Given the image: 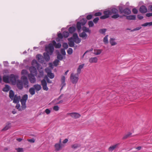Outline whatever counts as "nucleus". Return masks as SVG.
<instances>
[{"label": "nucleus", "mask_w": 152, "mask_h": 152, "mask_svg": "<svg viewBox=\"0 0 152 152\" xmlns=\"http://www.w3.org/2000/svg\"><path fill=\"white\" fill-rule=\"evenodd\" d=\"M132 133L129 132L127 134L124 136L122 138V139L124 140L127 139V138L130 137Z\"/></svg>", "instance_id": "37"}, {"label": "nucleus", "mask_w": 152, "mask_h": 152, "mask_svg": "<svg viewBox=\"0 0 152 152\" xmlns=\"http://www.w3.org/2000/svg\"><path fill=\"white\" fill-rule=\"evenodd\" d=\"M69 42L68 44L69 47H73L74 46V42L72 39H70V38L68 39Z\"/></svg>", "instance_id": "30"}, {"label": "nucleus", "mask_w": 152, "mask_h": 152, "mask_svg": "<svg viewBox=\"0 0 152 152\" xmlns=\"http://www.w3.org/2000/svg\"><path fill=\"white\" fill-rule=\"evenodd\" d=\"M45 50L47 52L49 55H52L54 50V48L53 44L52 43L49 44L48 46L46 47Z\"/></svg>", "instance_id": "4"}, {"label": "nucleus", "mask_w": 152, "mask_h": 152, "mask_svg": "<svg viewBox=\"0 0 152 152\" xmlns=\"http://www.w3.org/2000/svg\"><path fill=\"white\" fill-rule=\"evenodd\" d=\"M84 64H83L80 65L78 67L77 69V74H80L81 73V69L83 68L84 66Z\"/></svg>", "instance_id": "17"}, {"label": "nucleus", "mask_w": 152, "mask_h": 152, "mask_svg": "<svg viewBox=\"0 0 152 152\" xmlns=\"http://www.w3.org/2000/svg\"><path fill=\"white\" fill-rule=\"evenodd\" d=\"M59 62V60L58 59L55 60L53 62L54 66H56L58 65V64Z\"/></svg>", "instance_id": "51"}, {"label": "nucleus", "mask_w": 152, "mask_h": 152, "mask_svg": "<svg viewBox=\"0 0 152 152\" xmlns=\"http://www.w3.org/2000/svg\"><path fill=\"white\" fill-rule=\"evenodd\" d=\"M76 30V28L74 26H72L69 27V31L70 34L73 33Z\"/></svg>", "instance_id": "28"}, {"label": "nucleus", "mask_w": 152, "mask_h": 152, "mask_svg": "<svg viewBox=\"0 0 152 152\" xmlns=\"http://www.w3.org/2000/svg\"><path fill=\"white\" fill-rule=\"evenodd\" d=\"M20 99V96H17L16 95L13 98V102L15 103H17L19 102Z\"/></svg>", "instance_id": "27"}, {"label": "nucleus", "mask_w": 152, "mask_h": 152, "mask_svg": "<svg viewBox=\"0 0 152 152\" xmlns=\"http://www.w3.org/2000/svg\"><path fill=\"white\" fill-rule=\"evenodd\" d=\"M108 35H106L103 39V42L105 44H107L108 43Z\"/></svg>", "instance_id": "39"}, {"label": "nucleus", "mask_w": 152, "mask_h": 152, "mask_svg": "<svg viewBox=\"0 0 152 152\" xmlns=\"http://www.w3.org/2000/svg\"><path fill=\"white\" fill-rule=\"evenodd\" d=\"M9 97L12 99L13 100L14 97V94L13 91L11 90L9 92Z\"/></svg>", "instance_id": "29"}, {"label": "nucleus", "mask_w": 152, "mask_h": 152, "mask_svg": "<svg viewBox=\"0 0 152 152\" xmlns=\"http://www.w3.org/2000/svg\"><path fill=\"white\" fill-rule=\"evenodd\" d=\"M102 51L101 49H94V53L96 55H99L101 53Z\"/></svg>", "instance_id": "20"}, {"label": "nucleus", "mask_w": 152, "mask_h": 152, "mask_svg": "<svg viewBox=\"0 0 152 152\" xmlns=\"http://www.w3.org/2000/svg\"><path fill=\"white\" fill-rule=\"evenodd\" d=\"M63 35L64 37L67 38L69 35V33L68 31H64L63 33Z\"/></svg>", "instance_id": "42"}, {"label": "nucleus", "mask_w": 152, "mask_h": 152, "mask_svg": "<svg viewBox=\"0 0 152 152\" xmlns=\"http://www.w3.org/2000/svg\"><path fill=\"white\" fill-rule=\"evenodd\" d=\"M10 77L7 75H4L3 77V81L5 83H9Z\"/></svg>", "instance_id": "22"}, {"label": "nucleus", "mask_w": 152, "mask_h": 152, "mask_svg": "<svg viewBox=\"0 0 152 152\" xmlns=\"http://www.w3.org/2000/svg\"><path fill=\"white\" fill-rule=\"evenodd\" d=\"M87 20L85 18H83L80 22H77L76 24L78 32H80L81 28V26H83L86 23Z\"/></svg>", "instance_id": "2"}, {"label": "nucleus", "mask_w": 152, "mask_h": 152, "mask_svg": "<svg viewBox=\"0 0 152 152\" xmlns=\"http://www.w3.org/2000/svg\"><path fill=\"white\" fill-rule=\"evenodd\" d=\"M106 29L105 28L100 29L99 30V32L101 34H103L104 35L105 34V33L106 31Z\"/></svg>", "instance_id": "44"}, {"label": "nucleus", "mask_w": 152, "mask_h": 152, "mask_svg": "<svg viewBox=\"0 0 152 152\" xmlns=\"http://www.w3.org/2000/svg\"><path fill=\"white\" fill-rule=\"evenodd\" d=\"M45 111L47 114H49L50 113V110L49 109H46Z\"/></svg>", "instance_id": "63"}, {"label": "nucleus", "mask_w": 152, "mask_h": 152, "mask_svg": "<svg viewBox=\"0 0 152 152\" xmlns=\"http://www.w3.org/2000/svg\"><path fill=\"white\" fill-rule=\"evenodd\" d=\"M139 10L140 12L141 13H144L147 12V9L145 6L142 5L140 7Z\"/></svg>", "instance_id": "13"}, {"label": "nucleus", "mask_w": 152, "mask_h": 152, "mask_svg": "<svg viewBox=\"0 0 152 152\" xmlns=\"http://www.w3.org/2000/svg\"><path fill=\"white\" fill-rule=\"evenodd\" d=\"M82 29L84 32H88L89 33H91V30L88 28H87L86 27L83 26Z\"/></svg>", "instance_id": "35"}, {"label": "nucleus", "mask_w": 152, "mask_h": 152, "mask_svg": "<svg viewBox=\"0 0 152 152\" xmlns=\"http://www.w3.org/2000/svg\"><path fill=\"white\" fill-rule=\"evenodd\" d=\"M104 15L100 17V18L102 19H104L108 18L110 15H111L110 12L109 10L105 11L103 12Z\"/></svg>", "instance_id": "7"}, {"label": "nucleus", "mask_w": 152, "mask_h": 152, "mask_svg": "<svg viewBox=\"0 0 152 152\" xmlns=\"http://www.w3.org/2000/svg\"><path fill=\"white\" fill-rule=\"evenodd\" d=\"M22 80L23 85L26 88H28L29 87V83L27 77L25 76H23L21 77Z\"/></svg>", "instance_id": "5"}, {"label": "nucleus", "mask_w": 152, "mask_h": 152, "mask_svg": "<svg viewBox=\"0 0 152 152\" xmlns=\"http://www.w3.org/2000/svg\"><path fill=\"white\" fill-rule=\"evenodd\" d=\"M111 17L113 18L114 19H116L119 17H120L121 18H122V16H120L118 14V13L116 14L113 15H112L111 16Z\"/></svg>", "instance_id": "41"}, {"label": "nucleus", "mask_w": 152, "mask_h": 152, "mask_svg": "<svg viewBox=\"0 0 152 152\" xmlns=\"http://www.w3.org/2000/svg\"><path fill=\"white\" fill-rule=\"evenodd\" d=\"M10 128V126H9V125H7L4 128H3L2 129V131H4L7 130L8 129Z\"/></svg>", "instance_id": "53"}, {"label": "nucleus", "mask_w": 152, "mask_h": 152, "mask_svg": "<svg viewBox=\"0 0 152 152\" xmlns=\"http://www.w3.org/2000/svg\"><path fill=\"white\" fill-rule=\"evenodd\" d=\"M16 83L18 89L20 90L22 89L23 88V85L22 81L20 80H17Z\"/></svg>", "instance_id": "10"}, {"label": "nucleus", "mask_w": 152, "mask_h": 152, "mask_svg": "<svg viewBox=\"0 0 152 152\" xmlns=\"http://www.w3.org/2000/svg\"><path fill=\"white\" fill-rule=\"evenodd\" d=\"M45 71L46 72H47V74H48L50 72H51V70L49 68H47L45 69Z\"/></svg>", "instance_id": "61"}, {"label": "nucleus", "mask_w": 152, "mask_h": 152, "mask_svg": "<svg viewBox=\"0 0 152 152\" xmlns=\"http://www.w3.org/2000/svg\"><path fill=\"white\" fill-rule=\"evenodd\" d=\"M73 52L72 49L71 48H69L67 50V53L69 55H71Z\"/></svg>", "instance_id": "50"}, {"label": "nucleus", "mask_w": 152, "mask_h": 152, "mask_svg": "<svg viewBox=\"0 0 152 152\" xmlns=\"http://www.w3.org/2000/svg\"><path fill=\"white\" fill-rule=\"evenodd\" d=\"M152 25V22H148L143 24L141 25L142 26H150Z\"/></svg>", "instance_id": "38"}, {"label": "nucleus", "mask_w": 152, "mask_h": 152, "mask_svg": "<svg viewBox=\"0 0 152 152\" xmlns=\"http://www.w3.org/2000/svg\"><path fill=\"white\" fill-rule=\"evenodd\" d=\"M18 78V75H15L13 74H11L10 76V80L12 84H15L17 82V80Z\"/></svg>", "instance_id": "6"}, {"label": "nucleus", "mask_w": 152, "mask_h": 152, "mask_svg": "<svg viewBox=\"0 0 152 152\" xmlns=\"http://www.w3.org/2000/svg\"><path fill=\"white\" fill-rule=\"evenodd\" d=\"M72 40L74 41V42L77 44L81 42V39L79 38H74L72 39Z\"/></svg>", "instance_id": "43"}, {"label": "nucleus", "mask_w": 152, "mask_h": 152, "mask_svg": "<svg viewBox=\"0 0 152 152\" xmlns=\"http://www.w3.org/2000/svg\"><path fill=\"white\" fill-rule=\"evenodd\" d=\"M71 147L72 148L75 149L77 148L78 147V145L77 144H75L72 145Z\"/></svg>", "instance_id": "64"}, {"label": "nucleus", "mask_w": 152, "mask_h": 152, "mask_svg": "<svg viewBox=\"0 0 152 152\" xmlns=\"http://www.w3.org/2000/svg\"><path fill=\"white\" fill-rule=\"evenodd\" d=\"M118 145V144H116L112 146H110L108 148L109 151H112L115 148L117 147Z\"/></svg>", "instance_id": "26"}, {"label": "nucleus", "mask_w": 152, "mask_h": 152, "mask_svg": "<svg viewBox=\"0 0 152 152\" xmlns=\"http://www.w3.org/2000/svg\"><path fill=\"white\" fill-rule=\"evenodd\" d=\"M37 58L38 59L39 62L42 63L43 61L40 60V59L42 58V56L39 54H38L36 56Z\"/></svg>", "instance_id": "40"}, {"label": "nucleus", "mask_w": 152, "mask_h": 152, "mask_svg": "<svg viewBox=\"0 0 152 152\" xmlns=\"http://www.w3.org/2000/svg\"><path fill=\"white\" fill-rule=\"evenodd\" d=\"M63 47L65 49H66L68 48V45L67 43H64L63 44Z\"/></svg>", "instance_id": "54"}, {"label": "nucleus", "mask_w": 152, "mask_h": 152, "mask_svg": "<svg viewBox=\"0 0 152 152\" xmlns=\"http://www.w3.org/2000/svg\"><path fill=\"white\" fill-rule=\"evenodd\" d=\"M21 73L22 75H28L27 71L25 69L21 71Z\"/></svg>", "instance_id": "48"}, {"label": "nucleus", "mask_w": 152, "mask_h": 152, "mask_svg": "<svg viewBox=\"0 0 152 152\" xmlns=\"http://www.w3.org/2000/svg\"><path fill=\"white\" fill-rule=\"evenodd\" d=\"M102 15V13L101 12H99L95 13L94 14V15L95 16H99Z\"/></svg>", "instance_id": "60"}, {"label": "nucleus", "mask_w": 152, "mask_h": 152, "mask_svg": "<svg viewBox=\"0 0 152 152\" xmlns=\"http://www.w3.org/2000/svg\"><path fill=\"white\" fill-rule=\"evenodd\" d=\"M17 152H23L24 150L23 148H15Z\"/></svg>", "instance_id": "47"}, {"label": "nucleus", "mask_w": 152, "mask_h": 152, "mask_svg": "<svg viewBox=\"0 0 152 152\" xmlns=\"http://www.w3.org/2000/svg\"><path fill=\"white\" fill-rule=\"evenodd\" d=\"M45 79L47 80V81L48 83H52L51 81L50 80L47 76H46L45 77Z\"/></svg>", "instance_id": "59"}, {"label": "nucleus", "mask_w": 152, "mask_h": 152, "mask_svg": "<svg viewBox=\"0 0 152 152\" xmlns=\"http://www.w3.org/2000/svg\"><path fill=\"white\" fill-rule=\"evenodd\" d=\"M68 115H70L71 117L75 119L81 116V115L79 113H68Z\"/></svg>", "instance_id": "9"}, {"label": "nucleus", "mask_w": 152, "mask_h": 152, "mask_svg": "<svg viewBox=\"0 0 152 152\" xmlns=\"http://www.w3.org/2000/svg\"><path fill=\"white\" fill-rule=\"evenodd\" d=\"M99 20V18L98 17H96L94 18L93 20V22L95 24Z\"/></svg>", "instance_id": "57"}, {"label": "nucleus", "mask_w": 152, "mask_h": 152, "mask_svg": "<svg viewBox=\"0 0 152 152\" xmlns=\"http://www.w3.org/2000/svg\"><path fill=\"white\" fill-rule=\"evenodd\" d=\"M52 43L53 46H54L56 48H59L61 47V45L60 43L57 44L55 40H53Z\"/></svg>", "instance_id": "16"}, {"label": "nucleus", "mask_w": 152, "mask_h": 152, "mask_svg": "<svg viewBox=\"0 0 152 152\" xmlns=\"http://www.w3.org/2000/svg\"><path fill=\"white\" fill-rule=\"evenodd\" d=\"M70 78L72 83L76 84L78 80V74L72 73L70 75Z\"/></svg>", "instance_id": "3"}, {"label": "nucleus", "mask_w": 152, "mask_h": 152, "mask_svg": "<svg viewBox=\"0 0 152 152\" xmlns=\"http://www.w3.org/2000/svg\"><path fill=\"white\" fill-rule=\"evenodd\" d=\"M28 96L27 94H25L23 96L20 101L22 105L21 107H20V104H16L15 107L18 109L19 111H21L25 109L26 107V102L28 99Z\"/></svg>", "instance_id": "1"}, {"label": "nucleus", "mask_w": 152, "mask_h": 152, "mask_svg": "<svg viewBox=\"0 0 152 152\" xmlns=\"http://www.w3.org/2000/svg\"><path fill=\"white\" fill-rule=\"evenodd\" d=\"M33 86V88H34V89L37 91L40 90L42 88L41 85L38 84L34 85Z\"/></svg>", "instance_id": "19"}, {"label": "nucleus", "mask_w": 152, "mask_h": 152, "mask_svg": "<svg viewBox=\"0 0 152 152\" xmlns=\"http://www.w3.org/2000/svg\"><path fill=\"white\" fill-rule=\"evenodd\" d=\"M126 19L129 20H135L136 16L135 15H130L126 16Z\"/></svg>", "instance_id": "25"}, {"label": "nucleus", "mask_w": 152, "mask_h": 152, "mask_svg": "<svg viewBox=\"0 0 152 152\" xmlns=\"http://www.w3.org/2000/svg\"><path fill=\"white\" fill-rule=\"evenodd\" d=\"M79 38L77 33H75L73 34V37L70 38V39H73L74 38Z\"/></svg>", "instance_id": "49"}, {"label": "nucleus", "mask_w": 152, "mask_h": 152, "mask_svg": "<svg viewBox=\"0 0 152 152\" xmlns=\"http://www.w3.org/2000/svg\"><path fill=\"white\" fill-rule=\"evenodd\" d=\"M132 11L133 13L134 14H136L138 12V11L136 8L133 9Z\"/></svg>", "instance_id": "62"}, {"label": "nucleus", "mask_w": 152, "mask_h": 152, "mask_svg": "<svg viewBox=\"0 0 152 152\" xmlns=\"http://www.w3.org/2000/svg\"><path fill=\"white\" fill-rule=\"evenodd\" d=\"M61 53L64 56L66 55V53L65 50L64 49H61Z\"/></svg>", "instance_id": "55"}, {"label": "nucleus", "mask_w": 152, "mask_h": 152, "mask_svg": "<svg viewBox=\"0 0 152 152\" xmlns=\"http://www.w3.org/2000/svg\"><path fill=\"white\" fill-rule=\"evenodd\" d=\"M49 55V54L48 53H45L43 54L44 58L46 61H48L50 60V57Z\"/></svg>", "instance_id": "24"}, {"label": "nucleus", "mask_w": 152, "mask_h": 152, "mask_svg": "<svg viewBox=\"0 0 152 152\" xmlns=\"http://www.w3.org/2000/svg\"><path fill=\"white\" fill-rule=\"evenodd\" d=\"M109 10L110 12V14L111 15L113 14H116L118 13V10L116 8H113Z\"/></svg>", "instance_id": "18"}, {"label": "nucleus", "mask_w": 152, "mask_h": 152, "mask_svg": "<svg viewBox=\"0 0 152 152\" xmlns=\"http://www.w3.org/2000/svg\"><path fill=\"white\" fill-rule=\"evenodd\" d=\"M48 76L50 79H53L54 77V74L51 72H50L47 74Z\"/></svg>", "instance_id": "46"}, {"label": "nucleus", "mask_w": 152, "mask_h": 152, "mask_svg": "<svg viewBox=\"0 0 152 152\" xmlns=\"http://www.w3.org/2000/svg\"><path fill=\"white\" fill-rule=\"evenodd\" d=\"M33 66L35 67L38 68L39 66V64L37 62L36 60H33L31 63Z\"/></svg>", "instance_id": "21"}, {"label": "nucleus", "mask_w": 152, "mask_h": 152, "mask_svg": "<svg viewBox=\"0 0 152 152\" xmlns=\"http://www.w3.org/2000/svg\"><path fill=\"white\" fill-rule=\"evenodd\" d=\"M35 67L31 66L29 68V69L31 72L30 74H32L36 75L37 73V70Z\"/></svg>", "instance_id": "12"}, {"label": "nucleus", "mask_w": 152, "mask_h": 152, "mask_svg": "<svg viewBox=\"0 0 152 152\" xmlns=\"http://www.w3.org/2000/svg\"><path fill=\"white\" fill-rule=\"evenodd\" d=\"M93 15H88L86 16V19L88 20L91 19L93 17Z\"/></svg>", "instance_id": "56"}, {"label": "nucleus", "mask_w": 152, "mask_h": 152, "mask_svg": "<svg viewBox=\"0 0 152 152\" xmlns=\"http://www.w3.org/2000/svg\"><path fill=\"white\" fill-rule=\"evenodd\" d=\"M79 36L80 37L84 38H86L87 37V35L85 33V32H83L82 33L80 34L79 35Z\"/></svg>", "instance_id": "31"}, {"label": "nucleus", "mask_w": 152, "mask_h": 152, "mask_svg": "<svg viewBox=\"0 0 152 152\" xmlns=\"http://www.w3.org/2000/svg\"><path fill=\"white\" fill-rule=\"evenodd\" d=\"M34 75L28 74V77L31 83H34L36 81V79Z\"/></svg>", "instance_id": "8"}, {"label": "nucleus", "mask_w": 152, "mask_h": 152, "mask_svg": "<svg viewBox=\"0 0 152 152\" xmlns=\"http://www.w3.org/2000/svg\"><path fill=\"white\" fill-rule=\"evenodd\" d=\"M57 58L59 60L61 61L63 59V56L59 53H58L57 55Z\"/></svg>", "instance_id": "45"}, {"label": "nucleus", "mask_w": 152, "mask_h": 152, "mask_svg": "<svg viewBox=\"0 0 152 152\" xmlns=\"http://www.w3.org/2000/svg\"><path fill=\"white\" fill-rule=\"evenodd\" d=\"M124 13L126 15L130 14L131 13L130 10L128 8H126L123 10Z\"/></svg>", "instance_id": "32"}, {"label": "nucleus", "mask_w": 152, "mask_h": 152, "mask_svg": "<svg viewBox=\"0 0 152 152\" xmlns=\"http://www.w3.org/2000/svg\"><path fill=\"white\" fill-rule=\"evenodd\" d=\"M98 60V58L96 57H91L89 59V62L91 64L96 63Z\"/></svg>", "instance_id": "14"}, {"label": "nucleus", "mask_w": 152, "mask_h": 152, "mask_svg": "<svg viewBox=\"0 0 152 152\" xmlns=\"http://www.w3.org/2000/svg\"><path fill=\"white\" fill-rule=\"evenodd\" d=\"M53 109L56 111H58L59 109V107L57 105H56L53 107Z\"/></svg>", "instance_id": "58"}, {"label": "nucleus", "mask_w": 152, "mask_h": 152, "mask_svg": "<svg viewBox=\"0 0 152 152\" xmlns=\"http://www.w3.org/2000/svg\"><path fill=\"white\" fill-rule=\"evenodd\" d=\"M10 90V86L8 85H6L5 87L2 90L4 92H8Z\"/></svg>", "instance_id": "36"}, {"label": "nucleus", "mask_w": 152, "mask_h": 152, "mask_svg": "<svg viewBox=\"0 0 152 152\" xmlns=\"http://www.w3.org/2000/svg\"><path fill=\"white\" fill-rule=\"evenodd\" d=\"M115 39L113 38H111L110 40V42L111 45L113 46L117 44V43L115 41Z\"/></svg>", "instance_id": "33"}, {"label": "nucleus", "mask_w": 152, "mask_h": 152, "mask_svg": "<svg viewBox=\"0 0 152 152\" xmlns=\"http://www.w3.org/2000/svg\"><path fill=\"white\" fill-rule=\"evenodd\" d=\"M88 25L89 27H91L94 26V24L92 21H90L88 22Z\"/></svg>", "instance_id": "52"}, {"label": "nucleus", "mask_w": 152, "mask_h": 152, "mask_svg": "<svg viewBox=\"0 0 152 152\" xmlns=\"http://www.w3.org/2000/svg\"><path fill=\"white\" fill-rule=\"evenodd\" d=\"M56 151H59L61 148V146L60 143H56L55 145Z\"/></svg>", "instance_id": "23"}, {"label": "nucleus", "mask_w": 152, "mask_h": 152, "mask_svg": "<svg viewBox=\"0 0 152 152\" xmlns=\"http://www.w3.org/2000/svg\"><path fill=\"white\" fill-rule=\"evenodd\" d=\"M41 85L42 86V88L44 90L47 91L48 88L47 86V83L45 79H43L41 81Z\"/></svg>", "instance_id": "11"}, {"label": "nucleus", "mask_w": 152, "mask_h": 152, "mask_svg": "<svg viewBox=\"0 0 152 152\" xmlns=\"http://www.w3.org/2000/svg\"><path fill=\"white\" fill-rule=\"evenodd\" d=\"M65 77L64 76H62L61 78V85L62 86L61 88V90H62L63 88L66 85V83H65Z\"/></svg>", "instance_id": "15"}, {"label": "nucleus", "mask_w": 152, "mask_h": 152, "mask_svg": "<svg viewBox=\"0 0 152 152\" xmlns=\"http://www.w3.org/2000/svg\"><path fill=\"white\" fill-rule=\"evenodd\" d=\"M35 90L33 87L30 88L29 90V92L32 95H33L35 94Z\"/></svg>", "instance_id": "34"}]
</instances>
